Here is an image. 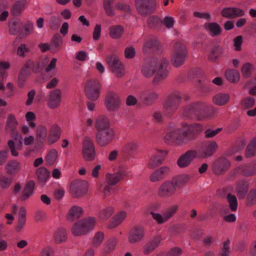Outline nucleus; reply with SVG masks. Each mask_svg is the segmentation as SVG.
Instances as JSON below:
<instances>
[{"instance_id": "obj_1", "label": "nucleus", "mask_w": 256, "mask_h": 256, "mask_svg": "<svg viewBox=\"0 0 256 256\" xmlns=\"http://www.w3.org/2000/svg\"><path fill=\"white\" fill-rule=\"evenodd\" d=\"M216 112V110L213 106L202 102L192 104L186 108L187 116L194 115L199 120L211 118Z\"/></svg>"}, {"instance_id": "obj_2", "label": "nucleus", "mask_w": 256, "mask_h": 256, "mask_svg": "<svg viewBox=\"0 0 256 256\" xmlns=\"http://www.w3.org/2000/svg\"><path fill=\"white\" fill-rule=\"evenodd\" d=\"M96 224V218L88 217L74 224L72 232L74 236L86 234L93 229Z\"/></svg>"}, {"instance_id": "obj_3", "label": "nucleus", "mask_w": 256, "mask_h": 256, "mask_svg": "<svg viewBox=\"0 0 256 256\" xmlns=\"http://www.w3.org/2000/svg\"><path fill=\"white\" fill-rule=\"evenodd\" d=\"M187 55L188 51L186 46L180 42H176L174 46L171 60L172 64L176 68L182 66L185 62Z\"/></svg>"}, {"instance_id": "obj_4", "label": "nucleus", "mask_w": 256, "mask_h": 256, "mask_svg": "<svg viewBox=\"0 0 256 256\" xmlns=\"http://www.w3.org/2000/svg\"><path fill=\"white\" fill-rule=\"evenodd\" d=\"M182 127L186 128L185 130H182L184 144L195 140L202 130V125L198 124L190 125L183 124Z\"/></svg>"}, {"instance_id": "obj_5", "label": "nucleus", "mask_w": 256, "mask_h": 256, "mask_svg": "<svg viewBox=\"0 0 256 256\" xmlns=\"http://www.w3.org/2000/svg\"><path fill=\"white\" fill-rule=\"evenodd\" d=\"M101 84L96 79L88 80L85 84L84 92L86 97L92 101L96 100L100 96Z\"/></svg>"}, {"instance_id": "obj_6", "label": "nucleus", "mask_w": 256, "mask_h": 256, "mask_svg": "<svg viewBox=\"0 0 256 256\" xmlns=\"http://www.w3.org/2000/svg\"><path fill=\"white\" fill-rule=\"evenodd\" d=\"M106 62L110 70L117 78H120L124 75L125 72L124 65L116 55H108L106 58Z\"/></svg>"}, {"instance_id": "obj_7", "label": "nucleus", "mask_w": 256, "mask_h": 256, "mask_svg": "<svg viewBox=\"0 0 256 256\" xmlns=\"http://www.w3.org/2000/svg\"><path fill=\"white\" fill-rule=\"evenodd\" d=\"M88 184L86 180H76L70 186V192L74 198H78L84 196L88 190Z\"/></svg>"}, {"instance_id": "obj_8", "label": "nucleus", "mask_w": 256, "mask_h": 256, "mask_svg": "<svg viewBox=\"0 0 256 256\" xmlns=\"http://www.w3.org/2000/svg\"><path fill=\"white\" fill-rule=\"evenodd\" d=\"M135 4L137 11L142 15L152 14L158 6L156 0H136Z\"/></svg>"}, {"instance_id": "obj_9", "label": "nucleus", "mask_w": 256, "mask_h": 256, "mask_svg": "<svg viewBox=\"0 0 256 256\" xmlns=\"http://www.w3.org/2000/svg\"><path fill=\"white\" fill-rule=\"evenodd\" d=\"M182 96L178 93H172L169 94L164 104L166 112L171 116L178 109L181 102Z\"/></svg>"}, {"instance_id": "obj_10", "label": "nucleus", "mask_w": 256, "mask_h": 256, "mask_svg": "<svg viewBox=\"0 0 256 256\" xmlns=\"http://www.w3.org/2000/svg\"><path fill=\"white\" fill-rule=\"evenodd\" d=\"M218 148V145L214 141H208L202 142L200 148L196 150L198 158H206L212 156Z\"/></svg>"}, {"instance_id": "obj_11", "label": "nucleus", "mask_w": 256, "mask_h": 256, "mask_svg": "<svg viewBox=\"0 0 256 256\" xmlns=\"http://www.w3.org/2000/svg\"><path fill=\"white\" fill-rule=\"evenodd\" d=\"M114 137L115 131L112 128L96 132V142L101 147L106 146L112 142Z\"/></svg>"}, {"instance_id": "obj_12", "label": "nucleus", "mask_w": 256, "mask_h": 256, "mask_svg": "<svg viewBox=\"0 0 256 256\" xmlns=\"http://www.w3.org/2000/svg\"><path fill=\"white\" fill-rule=\"evenodd\" d=\"M230 162L224 157H220L216 160L212 166V170L216 176H221L225 174L230 168Z\"/></svg>"}, {"instance_id": "obj_13", "label": "nucleus", "mask_w": 256, "mask_h": 256, "mask_svg": "<svg viewBox=\"0 0 256 256\" xmlns=\"http://www.w3.org/2000/svg\"><path fill=\"white\" fill-rule=\"evenodd\" d=\"M82 154L86 161H92L96 156V150L92 140L88 137L84 138L82 143Z\"/></svg>"}, {"instance_id": "obj_14", "label": "nucleus", "mask_w": 256, "mask_h": 256, "mask_svg": "<svg viewBox=\"0 0 256 256\" xmlns=\"http://www.w3.org/2000/svg\"><path fill=\"white\" fill-rule=\"evenodd\" d=\"M176 190L170 180L164 182L158 187L157 194L162 198H168L174 196Z\"/></svg>"}, {"instance_id": "obj_15", "label": "nucleus", "mask_w": 256, "mask_h": 256, "mask_svg": "<svg viewBox=\"0 0 256 256\" xmlns=\"http://www.w3.org/2000/svg\"><path fill=\"white\" fill-rule=\"evenodd\" d=\"M106 108L111 111H116L120 107V100L119 96L113 92H108L105 98Z\"/></svg>"}, {"instance_id": "obj_16", "label": "nucleus", "mask_w": 256, "mask_h": 256, "mask_svg": "<svg viewBox=\"0 0 256 256\" xmlns=\"http://www.w3.org/2000/svg\"><path fill=\"white\" fill-rule=\"evenodd\" d=\"M164 140L168 144L182 146L184 144L182 136V130L180 128L176 129L172 132H168L164 136Z\"/></svg>"}, {"instance_id": "obj_17", "label": "nucleus", "mask_w": 256, "mask_h": 256, "mask_svg": "<svg viewBox=\"0 0 256 256\" xmlns=\"http://www.w3.org/2000/svg\"><path fill=\"white\" fill-rule=\"evenodd\" d=\"M198 152L196 150H189L181 155L178 159L176 164L180 168L188 166L194 158H197Z\"/></svg>"}, {"instance_id": "obj_18", "label": "nucleus", "mask_w": 256, "mask_h": 256, "mask_svg": "<svg viewBox=\"0 0 256 256\" xmlns=\"http://www.w3.org/2000/svg\"><path fill=\"white\" fill-rule=\"evenodd\" d=\"M156 153L152 156L148 163L150 169H154L160 166L168 154V150H156Z\"/></svg>"}, {"instance_id": "obj_19", "label": "nucleus", "mask_w": 256, "mask_h": 256, "mask_svg": "<svg viewBox=\"0 0 256 256\" xmlns=\"http://www.w3.org/2000/svg\"><path fill=\"white\" fill-rule=\"evenodd\" d=\"M62 92L60 89H55L50 92L46 98L47 105L51 108H58L61 102Z\"/></svg>"}, {"instance_id": "obj_20", "label": "nucleus", "mask_w": 256, "mask_h": 256, "mask_svg": "<svg viewBox=\"0 0 256 256\" xmlns=\"http://www.w3.org/2000/svg\"><path fill=\"white\" fill-rule=\"evenodd\" d=\"M159 94L152 90H146L141 92L140 98L142 102L147 106L152 105L158 99Z\"/></svg>"}, {"instance_id": "obj_21", "label": "nucleus", "mask_w": 256, "mask_h": 256, "mask_svg": "<svg viewBox=\"0 0 256 256\" xmlns=\"http://www.w3.org/2000/svg\"><path fill=\"white\" fill-rule=\"evenodd\" d=\"M127 176L126 172L124 170H119L116 173L106 174V182L108 184L115 186L120 182L122 180Z\"/></svg>"}, {"instance_id": "obj_22", "label": "nucleus", "mask_w": 256, "mask_h": 256, "mask_svg": "<svg viewBox=\"0 0 256 256\" xmlns=\"http://www.w3.org/2000/svg\"><path fill=\"white\" fill-rule=\"evenodd\" d=\"M170 172V168L163 166L153 172L150 176L152 182H157L163 180Z\"/></svg>"}, {"instance_id": "obj_23", "label": "nucleus", "mask_w": 256, "mask_h": 256, "mask_svg": "<svg viewBox=\"0 0 256 256\" xmlns=\"http://www.w3.org/2000/svg\"><path fill=\"white\" fill-rule=\"evenodd\" d=\"M220 12L222 16H243L244 14V11L237 7H226L222 9L218 8L216 10V14Z\"/></svg>"}, {"instance_id": "obj_24", "label": "nucleus", "mask_w": 256, "mask_h": 256, "mask_svg": "<svg viewBox=\"0 0 256 256\" xmlns=\"http://www.w3.org/2000/svg\"><path fill=\"white\" fill-rule=\"evenodd\" d=\"M168 62L165 58L161 60L160 64L158 70V73L153 79V82L156 84L164 78L168 74V71L166 68L168 66Z\"/></svg>"}, {"instance_id": "obj_25", "label": "nucleus", "mask_w": 256, "mask_h": 256, "mask_svg": "<svg viewBox=\"0 0 256 256\" xmlns=\"http://www.w3.org/2000/svg\"><path fill=\"white\" fill-rule=\"evenodd\" d=\"M236 172L244 176H252L256 174V164L252 163L242 165L236 168Z\"/></svg>"}, {"instance_id": "obj_26", "label": "nucleus", "mask_w": 256, "mask_h": 256, "mask_svg": "<svg viewBox=\"0 0 256 256\" xmlns=\"http://www.w3.org/2000/svg\"><path fill=\"white\" fill-rule=\"evenodd\" d=\"M144 236V231L143 228L140 226H135L130 232L128 242L134 244L140 241Z\"/></svg>"}, {"instance_id": "obj_27", "label": "nucleus", "mask_w": 256, "mask_h": 256, "mask_svg": "<svg viewBox=\"0 0 256 256\" xmlns=\"http://www.w3.org/2000/svg\"><path fill=\"white\" fill-rule=\"evenodd\" d=\"M157 62L154 59H151L145 63L142 69V72L146 78L154 76L156 70Z\"/></svg>"}, {"instance_id": "obj_28", "label": "nucleus", "mask_w": 256, "mask_h": 256, "mask_svg": "<svg viewBox=\"0 0 256 256\" xmlns=\"http://www.w3.org/2000/svg\"><path fill=\"white\" fill-rule=\"evenodd\" d=\"M190 176L186 174L178 175L170 180L174 186L176 190L182 188L190 180Z\"/></svg>"}, {"instance_id": "obj_29", "label": "nucleus", "mask_w": 256, "mask_h": 256, "mask_svg": "<svg viewBox=\"0 0 256 256\" xmlns=\"http://www.w3.org/2000/svg\"><path fill=\"white\" fill-rule=\"evenodd\" d=\"M21 169V165L19 162L16 160H11L8 162L4 168L6 172L10 176H14Z\"/></svg>"}, {"instance_id": "obj_30", "label": "nucleus", "mask_w": 256, "mask_h": 256, "mask_svg": "<svg viewBox=\"0 0 256 256\" xmlns=\"http://www.w3.org/2000/svg\"><path fill=\"white\" fill-rule=\"evenodd\" d=\"M249 184L245 180L238 181L236 186V192L239 199H244L248 193Z\"/></svg>"}, {"instance_id": "obj_31", "label": "nucleus", "mask_w": 256, "mask_h": 256, "mask_svg": "<svg viewBox=\"0 0 256 256\" xmlns=\"http://www.w3.org/2000/svg\"><path fill=\"white\" fill-rule=\"evenodd\" d=\"M22 22L18 17H12L8 22L9 33L12 35H16L20 30Z\"/></svg>"}, {"instance_id": "obj_32", "label": "nucleus", "mask_w": 256, "mask_h": 256, "mask_svg": "<svg viewBox=\"0 0 256 256\" xmlns=\"http://www.w3.org/2000/svg\"><path fill=\"white\" fill-rule=\"evenodd\" d=\"M62 130L56 124L53 125L50 130L48 138V144H52L58 142L60 138Z\"/></svg>"}, {"instance_id": "obj_33", "label": "nucleus", "mask_w": 256, "mask_h": 256, "mask_svg": "<svg viewBox=\"0 0 256 256\" xmlns=\"http://www.w3.org/2000/svg\"><path fill=\"white\" fill-rule=\"evenodd\" d=\"M162 238L160 236H157L149 241L144 246L143 253L148 255L154 251L160 244Z\"/></svg>"}, {"instance_id": "obj_34", "label": "nucleus", "mask_w": 256, "mask_h": 256, "mask_svg": "<svg viewBox=\"0 0 256 256\" xmlns=\"http://www.w3.org/2000/svg\"><path fill=\"white\" fill-rule=\"evenodd\" d=\"M95 128L97 132L104 131L112 128L110 126V121L104 116H100L96 120Z\"/></svg>"}, {"instance_id": "obj_35", "label": "nucleus", "mask_w": 256, "mask_h": 256, "mask_svg": "<svg viewBox=\"0 0 256 256\" xmlns=\"http://www.w3.org/2000/svg\"><path fill=\"white\" fill-rule=\"evenodd\" d=\"M36 183L33 180L28 181L23 190L20 198L22 200L28 199L32 195L35 188Z\"/></svg>"}, {"instance_id": "obj_36", "label": "nucleus", "mask_w": 256, "mask_h": 256, "mask_svg": "<svg viewBox=\"0 0 256 256\" xmlns=\"http://www.w3.org/2000/svg\"><path fill=\"white\" fill-rule=\"evenodd\" d=\"M147 24L150 28L155 30H159L163 26L162 21L160 17H148Z\"/></svg>"}, {"instance_id": "obj_37", "label": "nucleus", "mask_w": 256, "mask_h": 256, "mask_svg": "<svg viewBox=\"0 0 256 256\" xmlns=\"http://www.w3.org/2000/svg\"><path fill=\"white\" fill-rule=\"evenodd\" d=\"M204 28L210 32L212 36H216L221 34L222 29L216 22H210L204 24Z\"/></svg>"}, {"instance_id": "obj_38", "label": "nucleus", "mask_w": 256, "mask_h": 256, "mask_svg": "<svg viewBox=\"0 0 256 256\" xmlns=\"http://www.w3.org/2000/svg\"><path fill=\"white\" fill-rule=\"evenodd\" d=\"M83 212L82 208L78 206H73L69 210L67 216V218L68 220L74 221L79 218Z\"/></svg>"}, {"instance_id": "obj_39", "label": "nucleus", "mask_w": 256, "mask_h": 256, "mask_svg": "<svg viewBox=\"0 0 256 256\" xmlns=\"http://www.w3.org/2000/svg\"><path fill=\"white\" fill-rule=\"evenodd\" d=\"M36 174L38 182L42 185L45 184L50 176V172L44 167L39 168L36 171Z\"/></svg>"}, {"instance_id": "obj_40", "label": "nucleus", "mask_w": 256, "mask_h": 256, "mask_svg": "<svg viewBox=\"0 0 256 256\" xmlns=\"http://www.w3.org/2000/svg\"><path fill=\"white\" fill-rule=\"evenodd\" d=\"M124 32V29L121 25H115L110 28L109 35L113 39L120 38Z\"/></svg>"}, {"instance_id": "obj_41", "label": "nucleus", "mask_w": 256, "mask_h": 256, "mask_svg": "<svg viewBox=\"0 0 256 256\" xmlns=\"http://www.w3.org/2000/svg\"><path fill=\"white\" fill-rule=\"evenodd\" d=\"M225 76L232 83H236L240 80V74L238 70L234 69L228 70L225 72Z\"/></svg>"}, {"instance_id": "obj_42", "label": "nucleus", "mask_w": 256, "mask_h": 256, "mask_svg": "<svg viewBox=\"0 0 256 256\" xmlns=\"http://www.w3.org/2000/svg\"><path fill=\"white\" fill-rule=\"evenodd\" d=\"M18 125V122L16 116L12 114H8L5 129L7 132L16 130Z\"/></svg>"}, {"instance_id": "obj_43", "label": "nucleus", "mask_w": 256, "mask_h": 256, "mask_svg": "<svg viewBox=\"0 0 256 256\" xmlns=\"http://www.w3.org/2000/svg\"><path fill=\"white\" fill-rule=\"evenodd\" d=\"M126 217V214L125 212H120L112 218L111 222L108 225V228H113L116 227L122 223Z\"/></svg>"}, {"instance_id": "obj_44", "label": "nucleus", "mask_w": 256, "mask_h": 256, "mask_svg": "<svg viewBox=\"0 0 256 256\" xmlns=\"http://www.w3.org/2000/svg\"><path fill=\"white\" fill-rule=\"evenodd\" d=\"M230 96L228 94L220 93L215 95L213 98L214 104L218 106L226 104L230 100Z\"/></svg>"}, {"instance_id": "obj_45", "label": "nucleus", "mask_w": 256, "mask_h": 256, "mask_svg": "<svg viewBox=\"0 0 256 256\" xmlns=\"http://www.w3.org/2000/svg\"><path fill=\"white\" fill-rule=\"evenodd\" d=\"M67 239V234L64 228L58 229L54 235V240L56 243L60 244L65 242Z\"/></svg>"}, {"instance_id": "obj_46", "label": "nucleus", "mask_w": 256, "mask_h": 256, "mask_svg": "<svg viewBox=\"0 0 256 256\" xmlns=\"http://www.w3.org/2000/svg\"><path fill=\"white\" fill-rule=\"evenodd\" d=\"M33 30V24L30 22H28L21 28L18 37L20 38H24L32 34Z\"/></svg>"}, {"instance_id": "obj_47", "label": "nucleus", "mask_w": 256, "mask_h": 256, "mask_svg": "<svg viewBox=\"0 0 256 256\" xmlns=\"http://www.w3.org/2000/svg\"><path fill=\"white\" fill-rule=\"evenodd\" d=\"M118 240L115 237L109 238L104 244V252L106 254L114 250L117 244Z\"/></svg>"}, {"instance_id": "obj_48", "label": "nucleus", "mask_w": 256, "mask_h": 256, "mask_svg": "<svg viewBox=\"0 0 256 256\" xmlns=\"http://www.w3.org/2000/svg\"><path fill=\"white\" fill-rule=\"evenodd\" d=\"M26 211L24 207H20L18 214V224L16 226V230L20 232L26 224Z\"/></svg>"}, {"instance_id": "obj_49", "label": "nucleus", "mask_w": 256, "mask_h": 256, "mask_svg": "<svg viewBox=\"0 0 256 256\" xmlns=\"http://www.w3.org/2000/svg\"><path fill=\"white\" fill-rule=\"evenodd\" d=\"M114 208L112 207H108L102 210L98 214V218L102 221H105L108 219L114 214Z\"/></svg>"}, {"instance_id": "obj_50", "label": "nucleus", "mask_w": 256, "mask_h": 256, "mask_svg": "<svg viewBox=\"0 0 256 256\" xmlns=\"http://www.w3.org/2000/svg\"><path fill=\"white\" fill-rule=\"evenodd\" d=\"M224 52V49L220 46H214L211 50L208 58L212 60H216Z\"/></svg>"}, {"instance_id": "obj_51", "label": "nucleus", "mask_w": 256, "mask_h": 256, "mask_svg": "<svg viewBox=\"0 0 256 256\" xmlns=\"http://www.w3.org/2000/svg\"><path fill=\"white\" fill-rule=\"evenodd\" d=\"M254 70V66L249 62L244 64L242 67L241 72L243 77L245 78H250L252 72Z\"/></svg>"}, {"instance_id": "obj_52", "label": "nucleus", "mask_w": 256, "mask_h": 256, "mask_svg": "<svg viewBox=\"0 0 256 256\" xmlns=\"http://www.w3.org/2000/svg\"><path fill=\"white\" fill-rule=\"evenodd\" d=\"M138 148V145L134 142H130L126 144L122 148V151L128 155H132Z\"/></svg>"}, {"instance_id": "obj_53", "label": "nucleus", "mask_w": 256, "mask_h": 256, "mask_svg": "<svg viewBox=\"0 0 256 256\" xmlns=\"http://www.w3.org/2000/svg\"><path fill=\"white\" fill-rule=\"evenodd\" d=\"M256 202V188L251 189L248 193L246 200V204L248 206H252Z\"/></svg>"}, {"instance_id": "obj_54", "label": "nucleus", "mask_w": 256, "mask_h": 256, "mask_svg": "<svg viewBox=\"0 0 256 256\" xmlns=\"http://www.w3.org/2000/svg\"><path fill=\"white\" fill-rule=\"evenodd\" d=\"M57 151L54 149H52L50 151L46 156V162L48 166H51L54 164L57 158Z\"/></svg>"}, {"instance_id": "obj_55", "label": "nucleus", "mask_w": 256, "mask_h": 256, "mask_svg": "<svg viewBox=\"0 0 256 256\" xmlns=\"http://www.w3.org/2000/svg\"><path fill=\"white\" fill-rule=\"evenodd\" d=\"M26 2L24 0L17 1L13 6L12 8V14L13 15L20 14L24 8Z\"/></svg>"}, {"instance_id": "obj_56", "label": "nucleus", "mask_w": 256, "mask_h": 256, "mask_svg": "<svg viewBox=\"0 0 256 256\" xmlns=\"http://www.w3.org/2000/svg\"><path fill=\"white\" fill-rule=\"evenodd\" d=\"M227 200L229 204L230 210L232 212L236 210L238 208V201L236 196L230 194L227 195Z\"/></svg>"}, {"instance_id": "obj_57", "label": "nucleus", "mask_w": 256, "mask_h": 256, "mask_svg": "<svg viewBox=\"0 0 256 256\" xmlns=\"http://www.w3.org/2000/svg\"><path fill=\"white\" fill-rule=\"evenodd\" d=\"M62 40L59 34H55L52 40L51 46L52 49H54L55 50H58L59 48L62 44Z\"/></svg>"}, {"instance_id": "obj_58", "label": "nucleus", "mask_w": 256, "mask_h": 256, "mask_svg": "<svg viewBox=\"0 0 256 256\" xmlns=\"http://www.w3.org/2000/svg\"><path fill=\"white\" fill-rule=\"evenodd\" d=\"M12 182V179L6 176H0V187L2 189H7Z\"/></svg>"}, {"instance_id": "obj_59", "label": "nucleus", "mask_w": 256, "mask_h": 256, "mask_svg": "<svg viewBox=\"0 0 256 256\" xmlns=\"http://www.w3.org/2000/svg\"><path fill=\"white\" fill-rule=\"evenodd\" d=\"M114 0H104V7L108 14H114V11L112 8Z\"/></svg>"}, {"instance_id": "obj_60", "label": "nucleus", "mask_w": 256, "mask_h": 256, "mask_svg": "<svg viewBox=\"0 0 256 256\" xmlns=\"http://www.w3.org/2000/svg\"><path fill=\"white\" fill-rule=\"evenodd\" d=\"M104 238V234L103 232H99L96 234L93 238V246L96 247L98 246Z\"/></svg>"}, {"instance_id": "obj_61", "label": "nucleus", "mask_w": 256, "mask_h": 256, "mask_svg": "<svg viewBox=\"0 0 256 256\" xmlns=\"http://www.w3.org/2000/svg\"><path fill=\"white\" fill-rule=\"evenodd\" d=\"M254 104L255 100L251 96L246 97L242 101L243 106L247 109L252 108L254 105Z\"/></svg>"}, {"instance_id": "obj_62", "label": "nucleus", "mask_w": 256, "mask_h": 256, "mask_svg": "<svg viewBox=\"0 0 256 256\" xmlns=\"http://www.w3.org/2000/svg\"><path fill=\"white\" fill-rule=\"evenodd\" d=\"M182 250L180 248L175 246L171 248L167 252L166 256H180Z\"/></svg>"}, {"instance_id": "obj_63", "label": "nucleus", "mask_w": 256, "mask_h": 256, "mask_svg": "<svg viewBox=\"0 0 256 256\" xmlns=\"http://www.w3.org/2000/svg\"><path fill=\"white\" fill-rule=\"evenodd\" d=\"M178 208V206L174 205L168 208L164 214L166 219L168 220L176 212Z\"/></svg>"}, {"instance_id": "obj_64", "label": "nucleus", "mask_w": 256, "mask_h": 256, "mask_svg": "<svg viewBox=\"0 0 256 256\" xmlns=\"http://www.w3.org/2000/svg\"><path fill=\"white\" fill-rule=\"evenodd\" d=\"M135 55V50L132 46H129L126 48L124 50V56L126 58H132L134 57Z\"/></svg>"}]
</instances>
